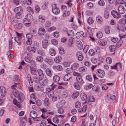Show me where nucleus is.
Returning <instances> with one entry per match:
<instances>
[{
  "label": "nucleus",
  "mask_w": 126,
  "mask_h": 126,
  "mask_svg": "<svg viewBox=\"0 0 126 126\" xmlns=\"http://www.w3.org/2000/svg\"><path fill=\"white\" fill-rule=\"evenodd\" d=\"M48 45V41L46 40H43L42 42V46L44 48H46Z\"/></svg>",
  "instance_id": "12"
},
{
  "label": "nucleus",
  "mask_w": 126,
  "mask_h": 126,
  "mask_svg": "<svg viewBox=\"0 0 126 126\" xmlns=\"http://www.w3.org/2000/svg\"><path fill=\"white\" fill-rule=\"evenodd\" d=\"M77 46L78 48L80 50L82 49L83 48V46L82 42L80 41H77Z\"/></svg>",
  "instance_id": "19"
},
{
  "label": "nucleus",
  "mask_w": 126,
  "mask_h": 126,
  "mask_svg": "<svg viewBox=\"0 0 126 126\" xmlns=\"http://www.w3.org/2000/svg\"><path fill=\"white\" fill-rule=\"evenodd\" d=\"M16 17L18 19H20L22 17L21 14L22 13H16Z\"/></svg>",
  "instance_id": "51"
},
{
  "label": "nucleus",
  "mask_w": 126,
  "mask_h": 126,
  "mask_svg": "<svg viewBox=\"0 0 126 126\" xmlns=\"http://www.w3.org/2000/svg\"><path fill=\"white\" fill-rule=\"evenodd\" d=\"M36 60L37 62L42 63L43 61V59L42 56H38L36 57Z\"/></svg>",
  "instance_id": "25"
},
{
  "label": "nucleus",
  "mask_w": 126,
  "mask_h": 126,
  "mask_svg": "<svg viewBox=\"0 0 126 126\" xmlns=\"http://www.w3.org/2000/svg\"><path fill=\"white\" fill-rule=\"evenodd\" d=\"M80 96L82 101H86L87 99V95L83 93H82L81 94Z\"/></svg>",
  "instance_id": "27"
},
{
  "label": "nucleus",
  "mask_w": 126,
  "mask_h": 126,
  "mask_svg": "<svg viewBox=\"0 0 126 126\" xmlns=\"http://www.w3.org/2000/svg\"><path fill=\"white\" fill-rule=\"evenodd\" d=\"M123 42L122 40H120L116 44V46L117 47H120Z\"/></svg>",
  "instance_id": "47"
},
{
  "label": "nucleus",
  "mask_w": 126,
  "mask_h": 126,
  "mask_svg": "<svg viewBox=\"0 0 126 126\" xmlns=\"http://www.w3.org/2000/svg\"><path fill=\"white\" fill-rule=\"evenodd\" d=\"M76 79L78 82L80 84H82L84 82L82 79V77L81 76L79 77H77Z\"/></svg>",
  "instance_id": "18"
},
{
  "label": "nucleus",
  "mask_w": 126,
  "mask_h": 126,
  "mask_svg": "<svg viewBox=\"0 0 126 126\" xmlns=\"http://www.w3.org/2000/svg\"><path fill=\"white\" fill-rule=\"evenodd\" d=\"M81 106V104L80 102L78 101L76 102L75 106L76 108H79Z\"/></svg>",
  "instance_id": "57"
},
{
  "label": "nucleus",
  "mask_w": 126,
  "mask_h": 126,
  "mask_svg": "<svg viewBox=\"0 0 126 126\" xmlns=\"http://www.w3.org/2000/svg\"><path fill=\"white\" fill-rule=\"evenodd\" d=\"M118 10L120 14H122L125 13L126 10L124 6L122 5H119L118 7Z\"/></svg>",
  "instance_id": "10"
},
{
  "label": "nucleus",
  "mask_w": 126,
  "mask_h": 126,
  "mask_svg": "<svg viewBox=\"0 0 126 126\" xmlns=\"http://www.w3.org/2000/svg\"><path fill=\"white\" fill-rule=\"evenodd\" d=\"M13 39L14 40L15 42H16L19 45L21 44V39L18 37H13Z\"/></svg>",
  "instance_id": "24"
},
{
  "label": "nucleus",
  "mask_w": 126,
  "mask_h": 126,
  "mask_svg": "<svg viewBox=\"0 0 126 126\" xmlns=\"http://www.w3.org/2000/svg\"><path fill=\"white\" fill-rule=\"evenodd\" d=\"M95 53L94 50L92 49H91L88 52V54L89 55L92 56L94 55Z\"/></svg>",
  "instance_id": "44"
},
{
  "label": "nucleus",
  "mask_w": 126,
  "mask_h": 126,
  "mask_svg": "<svg viewBox=\"0 0 126 126\" xmlns=\"http://www.w3.org/2000/svg\"><path fill=\"white\" fill-rule=\"evenodd\" d=\"M37 53L40 55L43 56L45 55L44 51L43 50H39L37 51Z\"/></svg>",
  "instance_id": "42"
},
{
  "label": "nucleus",
  "mask_w": 126,
  "mask_h": 126,
  "mask_svg": "<svg viewBox=\"0 0 126 126\" xmlns=\"http://www.w3.org/2000/svg\"><path fill=\"white\" fill-rule=\"evenodd\" d=\"M16 86V85H13L11 86V88L12 89V91L14 94V93H16L17 90L14 87Z\"/></svg>",
  "instance_id": "63"
},
{
  "label": "nucleus",
  "mask_w": 126,
  "mask_h": 126,
  "mask_svg": "<svg viewBox=\"0 0 126 126\" xmlns=\"http://www.w3.org/2000/svg\"><path fill=\"white\" fill-rule=\"evenodd\" d=\"M46 75L50 77L51 76V70L49 68H47L45 71Z\"/></svg>",
  "instance_id": "22"
},
{
  "label": "nucleus",
  "mask_w": 126,
  "mask_h": 126,
  "mask_svg": "<svg viewBox=\"0 0 126 126\" xmlns=\"http://www.w3.org/2000/svg\"><path fill=\"white\" fill-rule=\"evenodd\" d=\"M105 32L107 34H109L110 32V28L108 26H106L105 28Z\"/></svg>",
  "instance_id": "49"
},
{
  "label": "nucleus",
  "mask_w": 126,
  "mask_h": 126,
  "mask_svg": "<svg viewBox=\"0 0 126 126\" xmlns=\"http://www.w3.org/2000/svg\"><path fill=\"white\" fill-rule=\"evenodd\" d=\"M27 11L30 14H33L34 12L33 10L30 7L28 6L27 7Z\"/></svg>",
  "instance_id": "46"
},
{
  "label": "nucleus",
  "mask_w": 126,
  "mask_h": 126,
  "mask_svg": "<svg viewBox=\"0 0 126 126\" xmlns=\"http://www.w3.org/2000/svg\"><path fill=\"white\" fill-rule=\"evenodd\" d=\"M96 35L98 38H100L102 37L103 34L102 32H99L96 34Z\"/></svg>",
  "instance_id": "64"
},
{
  "label": "nucleus",
  "mask_w": 126,
  "mask_h": 126,
  "mask_svg": "<svg viewBox=\"0 0 126 126\" xmlns=\"http://www.w3.org/2000/svg\"><path fill=\"white\" fill-rule=\"evenodd\" d=\"M13 37H12L11 39V40H10L9 42V47L10 49H11L12 48V43L13 42Z\"/></svg>",
  "instance_id": "45"
},
{
  "label": "nucleus",
  "mask_w": 126,
  "mask_h": 126,
  "mask_svg": "<svg viewBox=\"0 0 126 126\" xmlns=\"http://www.w3.org/2000/svg\"><path fill=\"white\" fill-rule=\"evenodd\" d=\"M70 14V12L69 11H65L63 15V17H64L67 16H69Z\"/></svg>",
  "instance_id": "53"
},
{
  "label": "nucleus",
  "mask_w": 126,
  "mask_h": 126,
  "mask_svg": "<svg viewBox=\"0 0 126 126\" xmlns=\"http://www.w3.org/2000/svg\"><path fill=\"white\" fill-rule=\"evenodd\" d=\"M118 23L120 24H125L126 23V20L124 18H122L118 21Z\"/></svg>",
  "instance_id": "29"
},
{
  "label": "nucleus",
  "mask_w": 126,
  "mask_h": 126,
  "mask_svg": "<svg viewBox=\"0 0 126 126\" xmlns=\"http://www.w3.org/2000/svg\"><path fill=\"white\" fill-rule=\"evenodd\" d=\"M1 95L3 97H5L6 94V89L3 86H1L0 87Z\"/></svg>",
  "instance_id": "9"
},
{
  "label": "nucleus",
  "mask_w": 126,
  "mask_h": 126,
  "mask_svg": "<svg viewBox=\"0 0 126 126\" xmlns=\"http://www.w3.org/2000/svg\"><path fill=\"white\" fill-rule=\"evenodd\" d=\"M53 121L55 123H58L59 122L58 118L57 117H54L53 118Z\"/></svg>",
  "instance_id": "55"
},
{
  "label": "nucleus",
  "mask_w": 126,
  "mask_h": 126,
  "mask_svg": "<svg viewBox=\"0 0 126 126\" xmlns=\"http://www.w3.org/2000/svg\"><path fill=\"white\" fill-rule=\"evenodd\" d=\"M51 23L50 21H46L45 24V26L46 28H49L51 26Z\"/></svg>",
  "instance_id": "37"
},
{
  "label": "nucleus",
  "mask_w": 126,
  "mask_h": 126,
  "mask_svg": "<svg viewBox=\"0 0 126 126\" xmlns=\"http://www.w3.org/2000/svg\"><path fill=\"white\" fill-rule=\"evenodd\" d=\"M44 61L50 65H52L53 63V61L51 59L48 58H45Z\"/></svg>",
  "instance_id": "11"
},
{
  "label": "nucleus",
  "mask_w": 126,
  "mask_h": 126,
  "mask_svg": "<svg viewBox=\"0 0 126 126\" xmlns=\"http://www.w3.org/2000/svg\"><path fill=\"white\" fill-rule=\"evenodd\" d=\"M104 17L106 19L108 18L109 16V13L108 11L107 10H105L104 11Z\"/></svg>",
  "instance_id": "32"
},
{
  "label": "nucleus",
  "mask_w": 126,
  "mask_h": 126,
  "mask_svg": "<svg viewBox=\"0 0 126 126\" xmlns=\"http://www.w3.org/2000/svg\"><path fill=\"white\" fill-rule=\"evenodd\" d=\"M98 43L101 46H104L105 45V43L104 41L102 39L99 40Z\"/></svg>",
  "instance_id": "40"
},
{
  "label": "nucleus",
  "mask_w": 126,
  "mask_h": 126,
  "mask_svg": "<svg viewBox=\"0 0 126 126\" xmlns=\"http://www.w3.org/2000/svg\"><path fill=\"white\" fill-rule=\"evenodd\" d=\"M98 4L100 6H103L105 4V3L103 0H100L98 2Z\"/></svg>",
  "instance_id": "54"
},
{
  "label": "nucleus",
  "mask_w": 126,
  "mask_h": 126,
  "mask_svg": "<svg viewBox=\"0 0 126 126\" xmlns=\"http://www.w3.org/2000/svg\"><path fill=\"white\" fill-rule=\"evenodd\" d=\"M71 77V76L70 74H66L63 77V80L65 81L69 80Z\"/></svg>",
  "instance_id": "16"
},
{
  "label": "nucleus",
  "mask_w": 126,
  "mask_h": 126,
  "mask_svg": "<svg viewBox=\"0 0 126 126\" xmlns=\"http://www.w3.org/2000/svg\"><path fill=\"white\" fill-rule=\"evenodd\" d=\"M14 11L15 13H23V10L21 6L16 8L14 9Z\"/></svg>",
  "instance_id": "13"
},
{
  "label": "nucleus",
  "mask_w": 126,
  "mask_h": 126,
  "mask_svg": "<svg viewBox=\"0 0 126 126\" xmlns=\"http://www.w3.org/2000/svg\"><path fill=\"white\" fill-rule=\"evenodd\" d=\"M27 49L29 52H32L33 53L35 52L36 50L35 48L34 47L31 46L28 47Z\"/></svg>",
  "instance_id": "23"
},
{
  "label": "nucleus",
  "mask_w": 126,
  "mask_h": 126,
  "mask_svg": "<svg viewBox=\"0 0 126 126\" xmlns=\"http://www.w3.org/2000/svg\"><path fill=\"white\" fill-rule=\"evenodd\" d=\"M83 34L84 33L82 31L77 32L76 34V36L77 38H78L81 36H83Z\"/></svg>",
  "instance_id": "36"
},
{
  "label": "nucleus",
  "mask_w": 126,
  "mask_h": 126,
  "mask_svg": "<svg viewBox=\"0 0 126 126\" xmlns=\"http://www.w3.org/2000/svg\"><path fill=\"white\" fill-rule=\"evenodd\" d=\"M88 99L89 101L91 102H94L95 101V99L93 96H90L88 97Z\"/></svg>",
  "instance_id": "50"
},
{
  "label": "nucleus",
  "mask_w": 126,
  "mask_h": 126,
  "mask_svg": "<svg viewBox=\"0 0 126 126\" xmlns=\"http://www.w3.org/2000/svg\"><path fill=\"white\" fill-rule=\"evenodd\" d=\"M74 42V39L73 38H70L68 41V45L69 47H71Z\"/></svg>",
  "instance_id": "20"
},
{
  "label": "nucleus",
  "mask_w": 126,
  "mask_h": 126,
  "mask_svg": "<svg viewBox=\"0 0 126 126\" xmlns=\"http://www.w3.org/2000/svg\"><path fill=\"white\" fill-rule=\"evenodd\" d=\"M30 115L31 117L33 118L37 117V114L36 112L33 110H32L30 112Z\"/></svg>",
  "instance_id": "17"
},
{
  "label": "nucleus",
  "mask_w": 126,
  "mask_h": 126,
  "mask_svg": "<svg viewBox=\"0 0 126 126\" xmlns=\"http://www.w3.org/2000/svg\"><path fill=\"white\" fill-rule=\"evenodd\" d=\"M86 69V67L85 66H83L79 69V71L80 72H85V69Z\"/></svg>",
  "instance_id": "58"
},
{
  "label": "nucleus",
  "mask_w": 126,
  "mask_h": 126,
  "mask_svg": "<svg viewBox=\"0 0 126 126\" xmlns=\"http://www.w3.org/2000/svg\"><path fill=\"white\" fill-rule=\"evenodd\" d=\"M48 101L49 100L48 98H45L44 100L45 104L47 108L50 105Z\"/></svg>",
  "instance_id": "31"
},
{
  "label": "nucleus",
  "mask_w": 126,
  "mask_h": 126,
  "mask_svg": "<svg viewBox=\"0 0 126 126\" xmlns=\"http://www.w3.org/2000/svg\"><path fill=\"white\" fill-rule=\"evenodd\" d=\"M31 72L32 74L33 75H35L36 74L37 71L35 69L34 67H30Z\"/></svg>",
  "instance_id": "30"
},
{
  "label": "nucleus",
  "mask_w": 126,
  "mask_h": 126,
  "mask_svg": "<svg viewBox=\"0 0 126 126\" xmlns=\"http://www.w3.org/2000/svg\"><path fill=\"white\" fill-rule=\"evenodd\" d=\"M37 75L40 79L42 80L44 77V75L42 70L40 69H38L37 71Z\"/></svg>",
  "instance_id": "7"
},
{
  "label": "nucleus",
  "mask_w": 126,
  "mask_h": 126,
  "mask_svg": "<svg viewBox=\"0 0 126 126\" xmlns=\"http://www.w3.org/2000/svg\"><path fill=\"white\" fill-rule=\"evenodd\" d=\"M73 70L71 67L70 68L67 69L65 70V72L67 73V74H70L72 72Z\"/></svg>",
  "instance_id": "38"
},
{
  "label": "nucleus",
  "mask_w": 126,
  "mask_h": 126,
  "mask_svg": "<svg viewBox=\"0 0 126 126\" xmlns=\"http://www.w3.org/2000/svg\"><path fill=\"white\" fill-rule=\"evenodd\" d=\"M86 79L87 80H88L90 82L92 81V77L91 75H88L86 76Z\"/></svg>",
  "instance_id": "60"
},
{
  "label": "nucleus",
  "mask_w": 126,
  "mask_h": 126,
  "mask_svg": "<svg viewBox=\"0 0 126 126\" xmlns=\"http://www.w3.org/2000/svg\"><path fill=\"white\" fill-rule=\"evenodd\" d=\"M79 94L78 92L74 93L72 95V97L73 98L75 99L79 96Z\"/></svg>",
  "instance_id": "59"
},
{
  "label": "nucleus",
  "mask_w": 126,
  "mask_h": 126,
  "mask_svg": "<svg viewBox=\"0 0 126 126\" xmlns=\"http://www.w3.org/2000/svg\"><path fill=\"white\" fill-rule=\"evenodd\" d=\"M96 73L98 76L101 78H103L105 76V72L101 69H97L96 70Z\"/></svg>",
  "instance_id": "3"
},
{
  "label": "nucleus",
  "mask_w": 126,
  "mask_h": 126,
  "mask_svg": "<svg viewBox=\"0 0 126 126\" xmlns=\"http://www.w3.org/2000/svg\"><path fill=\"white\" fill-rule=\"evenodd\" d=\"M62 60V58L61 56H58L54 59L55 62L56 63H59Z\"/></svg>",
  "instance_id": "26"
},
{
  "label": "nucleus",
  "mask_w": 126,
  "mask_h": 126,
  "mask_svg": "<svg viewBox=\"0 0 126 126\" xmlns=\"http://www.w3.org/2000/svg\"><path fill=\"white\" fill-rule=\"evenodd\" d=\"M94 22L93 19L91 17H89L87 19V22L89 24H92Z\"/></svg>",
  "instance_id": "48"
},
{
  "label": "nucleus",
  "mask_w": 126,
  "mask_h": 126,
  "mask_svg": "<svg viewBox=\"0 0 126 126\" xmlns=\"http://www.w3.org/2000/svg\"><path fill=\"white\" fill-rule=\"evenodd\" d=\"M92 29V28L89 27H88L87 28V30L89 35H93Z\"/></svg>",
  "instance_id": "28"
},
{
  "label": "nucleus",
  "mask_w": 126,
  "mask_h": 126,
  "mask_svg": "<svg viewBox=\"0 0 126 126\" xmlns=\"http://www.w3.org/2000/svg\"><path fill=\"white\" fill-rule=\"evenodd\" d=\"M67 34L68 36H74V31L72 30H69L66 31Z\"/></svg>",
  "instance_id": "33"
},
{
  "label": "nucleus",
  "mask_w": 126,
  "mask_h": 126,
  "mask_svg": "<svg viewBox=\"0 0 126 126\" xmlns=\"http://www.w3.org/2000/svg\"><path fill=\"white\" fill-rule=\"evenodd\" d=\"M45 32V29L44 28H40L38 30V33L40 35H43Z\"/></svg>",
  "instance_id": "15"
},
{
  "label": "nucleus",
  "mask_w": 126,
  "mask_h": 126,
  "mask_svg": "<svg viewBox=\"0 0 126 126\" xmlns=\"http://www.w3.org/2000/svg\"><path fill=\"white\" fill-rule=\"evenodd\" d=\"M49 53L51 56H54L55 55L56 52L54 49L51 48L50 49Z\"/></svg>",
  "instance_id": "41"
},
{
  "label": "nucleus",
  "mask_w": 126,
  "mask_h": 126,
  "mask_svg": "<svg viewBox=\"0 0 126 126\" xmlns=\"http://www.w3.org/2000/svg\"><path fill=\"white\" fill-rule=\"evenodd\" d=\"M59 53L61 55H62L65 53V51L63 48L61 47H60L58 48Z\"/></svg>",
  "instance_id": "35"
},
{
  "label": "nucleus",
  "mask_w": 126,
  "mask_h": 126,
  "mask_svg": "<svg viewBox=\"0 0 126 126\" xmlns=\"http://www.w3.org/2000/svg\"><path fill=\"white\" fill-rule=\"evenodd\" d=\"M116 47L115 46L111 45L109 47V49L111 52H114L115 50Z\"/></svg>",
  "instance_id": "43"
},
{
  "label": "nucleus",
  "mask_w": 126,
  "mask_h": 126,
  "mask_svg": "<svg viewBox=\"0 0 126 126\" xmlns=\"http://www.w3.org/2000/svg\"><path fill=\"white\" fill-rule=\"evenodd\" d=\"M39 20L41 22H44L45 21V19L44 17L41 16H39Z\"/></svg>",
  "instance_id": "61"
},
{
  "label": "nucleus",
  "mask_w": 126,
  "mask_h": 126,
  "mask_svg": "<svg viewBox=\"0 0 126 126\" xmlns=\"http://www.w3.org/2000/svg\"><path fill=\"white\" fill-rule=\"evenodd\" d=\"M23 23L27 27H29L31 26L30 22L26 18H25L24 19Z\"/></svg>",
  "instance_id": "14"
},
{
  "label": "nucleus",
  "mask_w": 126,
  "mask_h": 126,
  "mask_svg": "<svg viewBox=\"0 0 126 126\" xmlns=\"http://www.w3.org/2000/svg\"><path fill=\"white\" fill-rule=\"evenodd\" d=\"M96 20L98 23H100L102 21V19L100 16H98L96 17Z\"/></svg>",
  "instance_id": "56"
},
{
  "label": "nucleus",
  "mask_w": 126,
  "mask_h": 126,
  "mask_svg": "<svg viewBox=\"0 0 126 126\" xmlns=\"http://www.w3.org/2000/svg\"><path fill=\"white\" fill-rule=\"evenodd\" d=\"M107 97L108 99H111L113 100H115L116 99L115 96L113 95H107Z\"/></svg>",
  "instance_id": "39"
},
{
  "label": "nucleus",
  "mask_w": 126,
  "mask_h": 126,
  "mask_svg": "<svg viewBox=\"0 0 126 126\" xmlns=\"http://www.w3.org/2000/svg\"><path fill=\"white\" fill-rule=\"evenodd\" d=\"M30 63L31 65L34 67L36 66V62L32 60H31Z\"/></svg>",
  "instance_id": "62"
},
{
  "label": "nucleus",
  "mask_w": 126,
  "mask_h": 126,
  "mask_svg": "<svg viewBox=\"0 0 126 126\" xmlns=\"http://www.w3.org/2000/svg\"><path fill=\"white\" fill-rule=\"evenodd\" d=\"M19 79V77L17 75H15L13 78V80L15 82L18 81Z\"/></svg>",
  "instance_id": "52"
},
{
  "label": "nucleus",
  "mask_w": 126,
  "mask_h": 126,
  "mask_svg": "<svg viewBox=\"0 0 126 126\" xmlns=\"http://www.w3.org/2000/svg\"><path fill=\"white\" fill-rule=\"evenodd\" d=\"M111 14L115 18H119L121 17L120 15L118 12L115 10L112 11L111 12Z\"/></svg>",
  "instance_id": "8"
},
{
  "label": "nucleus",
  "mask_w": 126,
  "mask_h": 126,
  "mask_svg": "<svg viewBox=\"0 0 126 126\" xmlns=\"http://www.w3.org/2000/svg\"><path fill=\"white\" fill-rule=\"evenodd\" d=\"M76 55L79 61H81L83 59V56L81 52L80 51L77 52L76 53Z\"/></svg>",
  "instance_id": "5"
},
{
  "label": "nucleus",
  "mask_w": 126,
  "mask_h": 126,
  "mask_svg": "<svg viewBox=\"0 0 126 126\" xmlns=\"http://www.w3.org/2000/svg\"><path fill=\"white\" fill-rule=\"evenodd\" d=\"M26 118V116H25V117H21L20 118V123L22 126H25L26 125L27 121Z\"/></svg>",
  "instance_id": "6"
},
{
  "label": "nucleus",
  "mask_w": 126,
  "mask_h": 126,
  "mask_svg": "<svg viewBox=\"0 0 126 126\" xmlns=\"http://www.w3.org/2000/svg\"><path fill=\"white\" fill-rule=\"evenodd\" d=\"M44 86L45 85L44 83H41L40 84V85H35L34 86V89L37 91H40L42 92L44 91Z\"/></svg>",
  "instance_id": "1"
},
{
  "label": "nucleus",
  "mask_w": 126,
  "mask_h": 126,
  "mask_svg": "<svg viewBox=\"0 0 126 126\" xmlns=\"http://www.w3.org/2000/svg\"><path fill=\"white\" fill-rule=\"evenodd\" d=\"M79 66V65L78 63H75L71 65V67L73 70H75L77 69Z\"/></svg>",
  "instance_id": "21"
},
{
  "label": "nucleus",
  "mask_w": 126,
  "mask_h": 126,
  "mask_svg": "<svg viewBox=\"0 0 126 126\" xmlns=\"http://www.w3.org/2000/svg\"><path fill=\"white\" fill-rule=\"evenodd\" d=\"M53 79L55 82H58L60 80V77L58 75H55L53 77Z\"/></svg>",
  "instance_id": "34"
},
{
  "label": "nucleus",
  "mask_w": 126,
  "mask_h": 126,
  "mask_svg": "<svg viewBox=\"0 0 126 126\" xmlns=\"http://www.w3.org/2000/svg\"><path fill=\"white\" fill-rule=\"evenodd\" d=\"M13 94L15 97L17 98L19 102H23L24 98V95L21 92L18 93L17 91L16 93H14Z\"/></svg>",
  "instance_id": "2"
},
{
  "label": "nucleus",
  "mask_w": 126,
  "mask_h": 126,
  "mask_svg": "<svg viewBox=\"0 0 126 126\" xmlns=\"http://www.w3.org/2000/svg\"><path fill=\"white\" fill-rule=\"evenodd\" d=\"M51 5L52 7V11L53 13L55 15L59 14L60 13V10L59 9L56 7V4H52Z\"/></svg>",
  "instance_id": "4"
}]
</instances>
